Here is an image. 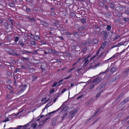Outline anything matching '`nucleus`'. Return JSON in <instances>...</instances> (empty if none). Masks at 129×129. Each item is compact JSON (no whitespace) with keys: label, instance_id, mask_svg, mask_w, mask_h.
I'll use <instances>...</instances> for the list:
<instances>
[{"label":"nucleus","instance_id":"obj_44","mask_svg":"<svg viewBox=\"0 0 129 129\" xmlns=\"http://www.w3.org/2000/svg\"><path fill=\"white\" fill-rule=\"evenodd\" d=\"M19 40V38L18 37H15V39L14 40L15 41V42H17Z\"/></svg>","mask_w":129,"mask_h":129},{"label":"nucleus","instance_id":"obj_35","mask_svg":"<svg viewBox=\"0 0 129 129\" xmlns=\"http://www.w3.org/2000/svg\"><path fill=\"white\" fill-rule=\"evenodd\" d=\"M98 42V41L97 39H94L93 40V43L94 44H96Z\"/></svg>","mask_w":129,"mask_h":129},{"label":"nucleus","instance_id":"obj_24","mask_svg":"<svg viewBox=\"0 0 129 129\" xmlns=\"http://www.w3.org/2000/svg\"><path fill=\"white\" fill-rule=\"evenodd\" d=\"M124 42H120L119 43H118L117 44V45L119 47L121 45H124Z\"/></svg>","mask_w":129,"mask_h":129},{"label":"nucleus","instance_id":"obj_32","mask_svg":"<svg viewBox=\"0 0 129 129\" xmlns=\"http://www.w3.org/2000/svg\"><path fill=\"white\" fill-rule=\"evenodd\" d=\"M49 118H46L44 120H42L40 121V123L43 122L44 123H45V122H46Z\"/></svg>","mask_w":129,"mask_h":129},{"label":"nucleus","instance_id":"obj_48","mask_svg":"<svg viewBox=\"0 0 129 129\" xmlns=\"http://www.w3.org/2000/svg\"><path fill=\"white\" fill-rule=\"evenodd\" d=\"M85 44H84V46H85V47H86L87 46V45L86 44H90L91 43H90V42H89L87 41H86L85 42Z\"/></svg>","mask_w":129,"mask_h":129},{"label":"nucleus","instance_id":"obj_36","mask_svg":"<svg viewBox=\"0 0 129 129\" xmlns=\"http://www.w3.org/2000/svg\"><path fill=\"white\" fill-rule=\"evenodd\" d=\"M14 73H18L19 72V69L18 68H17L16 69L14 70Z\"/></svg>","mask_w":129,"mask_h":129},{"label":"nucleus","instance_id":"obj_21","mask_svg":"<svg viewBox=\"0 0 129 129\" xmlns=\"http://www.w3.org/2000/svg\"><path fill=\"white\" fill-rule=\"evenodd\" d=\"M123 96V95L122 94H120V95H119V96L117 98H116V100H120L122 98Z\"/></svg>","mask_w":129,"mask_h":129},{"label":"nucleus","instance_id":"obj_16","mask_svg":"<svg viewBox=\"0 0 129 129\" xmlns=\"http://www.w3.org/2000/svg\"><path fill=\"white\" fill-rule=\"evenodd\" d=\"M106 41H105L101 45L100 48H102L103 49H104L106 44Z\"/></svg>","mask_w":129,"mask_h":129},{"label":"nucleus","instance_id":"obj_23","mask_svg":"<svg viewBox=\"0 0 129 129\" xmlns=\"http://www.w3.org/2000/svg\"><path fill=\"white\" fill-rule=\"evenodd\" d=\"M24 36L25 37H26V38H25V39L27 40L28 38L30 37H31L29 36V35L27 33H25V34H24Z\"/></svg>","mask_w":129,"mask_h":129},{"label":"nucleus","instance_id":"obj_51","mask_svg":"<svg viewBox=\"0 0 129 129\" xmlns=\"http://www.w3.org/2000/svg\"><path fill=\"white\" fill-rule=\"evenodd\" d=\"M54 62H61V61L58 59H54Z\"/></svg>","mask_w":129,"mask_h":129},{"label":"nucleus","instance_id":"obj_52","mask_svg":"<svg viewBox=\"0 0 129 129\" xmlns=\"http://www.w3.org/2000/svg\"><path fill=\"white\" fill-rule=\"evenodd\" d=\"M105 85H104L103 86H102V85L100 86H99L97 89H102L103 87V88L105 87Z\"/></svg>","mask_w":129,"mask_h":129},{"label":"nucleus","instance_id":"obj_42","mask_svg":"<svg viewBox=\"0 0 129 129\" xmlns=\"http://www.w3.org/2000/svg\"><path fill=\"white\" fill-rule=\"evenodd\" d=\"M22 59L25 60L26 61H29V59L28 58H27V57H22Z\"/></svg>","mask_w":129,"mask_h":129},{"label":"nucleus","instance_id":"obj_28","mask_svg":"<svg viewBox=\"0 0 129 129\" xmlns=\"http://www.w3.org/2000/svg\"><path fill=\"white\" fill-rule=\"evenodd\" d=\"M98 3L101 6L103 7L104 6V4L101 1H99Z\"/></svg>","mask_w":129,"mask_h":129},{"label":"nucleus","instance_id":"obj_26","mask_svg":"<svg viewBox=\"0 0 129 129\" xmlns=\"http://www.w3.org/2000/svg\"><path fill=\"white\" fill-rule=\"evenodd\" d=\"M52 53L57 55H58L59 54V52L58 51H56L55 50H54L53 49H52Z\"/></svg>","mask_w":129,"mask_h":129},{"label":"nucleus","instance_id":"obj_55","mask_svg":"<svg viewBox=\"0 0 129 129\" xmlns=\"http://www.w3.org/2000/svg\"><path fill=\"white\" fill-rule=\"evenodd\" d=\"M8 20L9 21L11 22V24H12V25H13V23L12 20L11 19H8Z\"/></svg>","mask_w":129,"mask_h":129},{"label":"nucleus","instance_id":"obj_3","mask_svg":"<svg viewBox=\"0 0 129 129\" xmlns=\"http://www.w3.org/2000/svg\"><path fill=\"white\" fill-rule=\"evenodd\" d=\"M102 33L104 35V40H106L108 38V33L106 31H102Z\"/></svg>","mask_w":129,"mask_h":129},{"label":"nucleus","instance_id":"obj_57","mask_svg":"<svg viewBox=\"0 0 129 129\" xmlns=\"http://www.w3.org/2000/svg\"><path fill=\"white\" fill-rule=\"evenodd\" d=\"M95 85L94 84L92 85L90 87L89 89H92L94 87Z\"/></svg>","mask_w":129,"mask_h":129},{"label":"nucleus","instance_id":"obj_34","mask_svg":"<svg viewBox=\"0 0 129 129\" xmlns=\"http://www.w3.org/2000/svg\"><path fill=\"white\" fill-rule=\"evenodd\" d=\"M60 23V21H55V22L54 23V26H57V24Z\"/></svg>","mask_w":129,"mask_h":129},{"label":"nucleus","instance_id":"obj_53","mask_svg":"<svg viewBox=\"0 0 129 129\" xmlns=\"http://www.w3.org/2000/svg\"><path fill=\"white\" fill-rule=\"evenodd\" d=\"M87 48L86 47H84L82 49V52H85L87 49Z\"/></svg>","mask_w":129,"mask_h":129},{"label":"nucleus","instance_id":"obj_46","mask_svg":"<svg viewBox=\"0 0 129 129\" xmlns=\"http://www.w3.org/2000/svg\"><path fill=\"white\" fill-rule=\"evenodd\" d=\"M9 5L11 7H14L15 6L14 4L12 3H10Z\"/></svg>","mask_w":129,"mask_h":129},{"label":"nucleus","instance_id":"obj_31","mask_svg":"<svg viewBox=\"0 0 129 129\" xmlns=\"http://www.w3.org/2000/svg\"><path fill=\"white\" fill-rule=\"evenodd\" d=\"M31 44L34 47V46H36V44L35 41H32L30 42Z\"/></svg>","mask_w":129,"mask_h":129},{"label":"nucleus","instance_id":"obj_41","mask_svg":"<svg viewBox=\"0 0 129 129\" xmlns=\"http://www.w3.org/2000/svg\"><path fill=\"white\" fill-rule=\"evenodd\" d=\"M81 20L82 23H86V20L84 18H81Z\"/></svg>","mask_w":129,"mask_h":129},{"label":"nucleus","instance_id":"obj_4","mask_svg":"<svg viewBox=\"0 0 129 129\" xmlns=\"http://www.w3.org/2000/svg\"><path fill=\"white\" fill-rule=\"evenodd\" d=\"M85 61L84 63L83 64L84 67H85L87 66V64L89 63L90 61L88 59H86V58H85L82 62H83L84 61Z\"/></svg>","mask_w":129,"mask_h":129},{"label":"nucleus","instance_id":"obj_56","mask_svg":"<svg viewBox=\"0 0 129 129\" xmlns=\"http://www.w3.org/2000/svg\"><path fill=\"white\" fill-rule=\"evenodd\" d=\"M93 26L95 27L96 28H98L99 27V26L98 25L96 24L93 25Z\"/></svg>","mask_w":129,"mask_h":129},{"label":"nucleus","instance_id":"obj_5","mask_svg":"<svg viewBox=\"0 0 129 129\" xmlns=\"http://www.w3.org/2000/svg\"><path fill=\"white\" fill-rule=\"evenodd\" d=\"M116 10L118 12L120 13L123 10V8L122 7H116Z\"/></svg>","mask_w":129,"mask_h":129},{"label":"nucleus","instance_id":"obj_62","mask_svg":"<svg viewBox=\"0 0 129 129\" xmlns=\"http://www.w3.org/2000/svg\"><path fill=\"white\" fill-rule=\"evenodd\" d=\"M57 37L58 38H59L61 40H64V39L63 38V37L62 36H57Z\"/></svg>","mask_w":129,"mask_h":129},{"label":"nucleus","instance_id":"obj_7","mask_svg":"<svg viewBox=\"0 0 129 129\" xmlns=\"http://www.w3.org/2000/svg\"><path fill=\"white\" fill-rule=\"evenodd\" d=\"M120 76L119 75L116 74V76L113 77L111 80L112 81H116V80L119 78Z\"/></svg>","mask_w":129,"mask_h":129},{"label":"nucleus","instance_id":"obj_18","mask_svg":"<svg viewBox=\"0 0 129 129\" xmlns=\"http://www.w3.org/2000/svg\"><path fill=\"white\" fill-rule=\"evenodd\" d=\"M116 67H113L110 70V72L113 73L116 70Z\"/></svg>","mask_w":129,"mask_h":129},{"label":"nucleus","instance_id":"obj_37","mask_svg":"<svg viewBox=\"0 0 129 129\" xmlns=\"http://www.w3.org/2000/svg\"><path fill=\"white\" fill-rule=\"evenodd\" d=\"M58 83L57 82H55L52 86V87H55L58 84Z\"/></svg>","mask_w":129,"mask_h":129},{"label":"nucleus","instance_id":"obj_25","mask_svg":"<svg viewBox=\"0 0 129 129\" xmlns=\"http://www.w3.org/2000/svg\"><path fill=\"white\" fill-rule=\"evenodd\" d=\"M124 12L126 14H129V8L127 7Z\"/></svg>","mask_w":129,"mask_h":129},{"label":"nucleus","instance_id":"obj_30","mask_svg":"<svg viewBox=\"0 0 129 129\" xmlns=\"http://www.w3.org/2000/svg\"><path fill=\"white\" fill-rule=\"evenodd\" d=\"M37 124V123H34L31 125V126L33 128H34L36 127Z\"/></svg>","mask_w":129,"mask_h":129},{"label":"nucleus","instance_id":"obj_15","mask_svg":"<svg viewBox=\"0 0 129 129\" xmlns=\"http://www.w3.org/2000/svg\"><path fill=\"white\" fill-rule=\"evenodd\" d=\"M85 29V26H82L77 29V30L78 31H82Z\"/></svg>","mask_w":129,"mask_h":129},{"label":"nucleus","instance_id":"obj_33","mask_svg":"<svg viewBox=\"0 0 129 129\" xmlns=\"http://www.w3.org/2000/svg\"><path fill=\"white\" fill-rule=\"evenodd\" d=\"M122 20L124 21L125 22H126L129 20V19L128 18H122Z\"/></svg>","mask_w":129,"mask_h":129},{"label":"nucleus","instance_id":"obj_6","mask_svg":"<svg viewBox=\"0 0 129 129\" xmlns=\"http://www.w3.org/2000/svg\"><path fill=\"white\" fill-rule=\"evenodd\" d=\"M23 51H21V50L19 51V52L21 53V54H23L24 53H26L27 54H30L32 53L31 52L27 51L25 50H23Z\"/></svg>","mask_w":129,"mask_h":129},{"label":"nucleus","instance_id":"obj_49","mask_svg":"<svg viewBox=\"0 0 129 129\" xmlns=\"http://www.w3.org/2000/svg\"><path fill=\"white\" fill-rule=\"evenodd\" d=\"M40 42L41 43V45H44V44L46 45V43H45V42H44V41H41Z\"/></svg>","mask_w":129,"mask_h":129},{"label":"nucleus","instance_id":"obj_60","mask_svg":"<svg viewBox=\"0 0 129 129\" xmlns=\"http://www.w3.org/2000/svg\"><path fill=\"white\" fill-rule=\"evenodd\" d=\"M26 10L29 12H30L31 11L30 9V8H26Z\"/></svg>","mask_w":129,"mask_h":129},{"label":"nucleus","instance_id":"obj_13","mask_svg":"<svg viewBox=\"0 0 129 129\" xmlns=\"http://www.w3.org/2000/svg\"><path fill=\"white\" fill-rule=\"evenodd\" d=\"M56 120H57V121L59 122H61L63 119L62 117L59 116L57 117V118H56Z\"/></svg>","mask_w":129,"mask_h":129},{"label":"nucleus","instance_id":"obj_59","mask_svg":"<svg viewBox=\"0 0 129 129\" xmlns=\"http://www.w3.org/2000/svg\"><path fill=\"white\" fill-rule=\"evenodd\" d=\"M101 50V48H100L99 50L98 51L95 55H96V56L98 55Z\"/></svg>","mask_w":129,"mask_h":129},{"label":"nucleus","instance_id":"obj_40","mask_svg":"<svg viewBox=\"0 0 129 129\" xmlns=\"http://www.w3.org/2000/svg\"><path fill=\"white\" fill-rule=\"evenodd\" d=\"M110 7L112 9H114L115 7V5L112 3L110 4Z\"/></svg>","mask_w":129,"mask_h":129},{"label":"nucleus","instance_id":"obj_10","mask_svg":"<svg viewBox=\"0 0 129 129\" xmlns=\"http://www.w3.org/2000/svg\"><path fill=\"white\" fill-rule=\"evenodd\" d=\"M26 18L31 21H35L36 20L35 18L33 17L30 18L29 16H26Z\"/></svg>","mask_w":129,"mask_h":129},{"label":"nucleus","instance_id":"obj_27","mask_svg":"<svg viewBox=\"0 0 129 129\" xmlns=\"http://www.w3.org/2000/svg\"><path fill=\"white\" fill-rule=\"evenodd\" d=\"M52 104V103H51V105H48L47 104L45 106V108L43 109V110L42 112H43L44 110L46 108L47 109L48 107L50 106Z\"/></svg>","mask_w":129,"mask_h":129},{"label":"nucleus","instance_id":"obj_54","mask_svg":"<svg viewBox=\"0 0 129 129\" xmlns=\"http://www.w3.org/2000/svg\"><path fill=\"white\" fill-rule=\"evenodd\" d=\"M9 93L10 94H12L13 93L14 91L12 89H10V90L9 91Z\"/></svg>","mask_w":129,"mask_h":129},{"label":"nucleus","instance_id":"obj_39","mask_svg":"<svg viewBox=\"0 0 129 129\" xmlns=\"http://www.w3.org/2000/svg\"><path fill=\"white\" fill-rule=\"evenodd\" d=\"M38 50H36L35 51H34L32 53L33 54L36 55V54H38L37 51Z\"/></svg>","mask_w":129,"mask_h":129},{"label":"nucleus","instance_id":"obj_20","mask_svg":"<svg viewBox=\"0 0 129 129\" xmlns=\"http://www.w3.org/2000/svg\"><path fill=\"white\" fill-rule=\"evenodd\" d=\"M46 115H41V116H40V115L38 117V118H39L37 119V121H39L40 120V118H41L43 117H46Z\"/></svg>","mask_w":129,"mask_h":129},{"label":"nucleus","instance_id":"obj_14","mask_svg":"<svg viewBox=\"0 0 129 129\" xmlns=\"http://www.w3.org/2000/svg\"><path fill=\"white\" fill-rule=\"evenodd\" d=\"M111 13L110 12H106L105 14V17H107L111 16Z\"/></svg>","mask_w":129,"mask_h":129},{"label":"nucleus","instance_id":"obj_29","mask_svg":"<svg viewBox=\"0 0 129 129\" xmlns=\"http://www.w3.org/2000/svg\"><path fill=\"white\" fill-rule=\"evenodd\" d=\"M104 90H102V91H101L99 93H98L97 94V95L95 96V97L97 98L99 97L100 95H101V93L102 92H104Z\"/></svg>","mask_w":129,"mask_h":129},{"label":"nucleus","instance_id":"obj_22","mask_svg":"<svg viewBox=\"0 0 129 129\" xmlns=\"http://www.w3.org/2000/svg\"><path fill=\"white\" fill-rule=\"evenodd\" d=\"M33 37H34L35 39L36 40H38L40 39V37L39 36L36 35H34Z\"/></svg>","mask_w":129,"mask_h":129},{"label":"nucleus","instance_id":"obj_11","mask_svg":"<svg viewBox=\"0 0 129 129\" xmlns=\"http://www.w3.org/2000/svg\"><path fill=\"white\" fill-rule=\"evenodd\" d=\"M129 73V67L126 68L124 71V73L125 74V76H127Z\"/></svg>","mask_w":129,"mask_h":129},{"label":"nucleus","instance_id":"obj_2","mask_svg":"<svg viewBox=\"0 0 129 129\" xmlns=\"http://www.w3.org/2000/svg\"><path fill=\"white\" fill-rule=\"evenodd\" d=\"M101 77H98L95 79L93 81V82L95 84H98L100 81L102 80Z\"/></svg>","mask_w":129,"mask_h":129},{"label":"nucleus","instance_id":"obj_8","mask_svg":"<svg viewBox=\"0 0 129 129\" xmlns=\"http://www.w3.org/2000/svg\"><path fill=\"white\" fill-rule=\"evenodd\" d=\"M57 120L56 118H54L52 119V125L55 126Z\"/></svg>","mask_w":129,"mask_h":129},{"label":"nucleus","instance_id":"obj_1","mask_svg":"<svg viewBox=\"0 0 129 129\" xmlns=\"http://www.w3.org/2000/svg\"><path fill=\"white\" fill-rule=\"evenodd\" d=\"M27 86V85L26 84H21L19 87L20 90L18 92V93L23 92L26 89Z\"/></svg>","mask_w":129,"mask_h":129},{"label":"nucleus","instance_id":"obj_45","mask_svg":"<svg viewBox=\"0 0 129 129\" xmlns=\"http://www.w3.org/2000/svg\"><path fill=\"white\" fill-rule=\"evenodd\" d=\"M118 56V54L117 53H116L114 54V56H113L112 57H111L109 59H108V60H109L110 59L113 58H114V57H117Z\"/></svg>","mask_w":129,"mask_h":129},{"label":"nucleus","instance_id":"obj_47","mask_svg":"<svg viewBox=\"0 0 129 129\" xmlns=\"http://www.w3.org/2000/svg\"><path fill=\"white\" fill-rule=\"evenodd\" d=\"M111 27L110 25H108L106 28L108 30H110Z\"/></svg>","mask_w":129,"mask_h":129},{"label":"nucleus","instance_id":"obj_12","mask_svg":"<svg viewBox=\"0 0 129 129\" xmlns=\"http://www.w3.org/2000/svg\"><path fill=\"white\" fill-rule=\"evenodd\" d=\"M129 101V100L128 98H126L121 103V104L122 105H124L125 103L128 102Z\"/></svg>","mask_w":129,"mask_h":129},{"label":"nucleus","instance_id":"obj_17","mask_svg":"<svg viewBox=\"0 0 129 129\" xmlns=\"http://www.w3.org/2000/svg\"><path fill=\"white\" fill-rule=\"evenodd\" d=\"M10 54L12 55H14L15 56H16L18 57H20V54H18L16 53H10Z\"/></svg>","mask_w":129,"mask_h":129},{"label":"nucleus","instance_id":"obj_61","mask_svg":"<svg viewBox=\"0 0 129 129\" xmlns=\"http://www.w3.org/2000/svg\"><path fill=\"white\" fill-rule=\"evenodd\" d=\"M100 63H98L94 65L93 67V68H96L97 67L99 66L100 64Z\"/></svg>","mask_w":129,"mask_h":129},{"label":"nucleus","instance_id":"obj_38","mask_svg":"<svg viewBox=\"0 0 129 129\" xmlns=\"http://www.w3.org/2000/svg\"><path fill=\"white\" fill-rule=\"evenodd\" d=\"M6 87L9 89H13L12 87L9 85H7Z\"/></svg>","mask_w":129,"mask_h":129},{"label":"nucleus","instance_id":"obj_50","mask_svg":"<svg viewBox=\"0 0 129 129\" xmlns=\"http://www.w3.org/2000/svg\"><path fill=\"white\" fill-rule=\"evenodd\" d=\"M84 34V33L83 32H78V34L79 36L82 35H83Z\"/></svg>","mask_w":129,"mask_h":129},{"label":"nucleus","instance_id":"obj_43","mask_svg":"<svg viewBox=\"0 0 129 129\" xmlns=\"http://www.w3.org/2000/svg\"><path fill=\"white\" fill-rule=\"evenodd\" d=\"M67 114L68 113L67 112H66L63 114V116L62 117V118H63V119L65 118V117H66V116L67 115Z\"/></svg>","mask_w":129,"mask_h":129},{"label":"nucleus","instance_id":"obj_58","mask_svg":"<svg viewBox=\"0 0 129 129\" xmlns=\"http://www.w3.org/2000/svg\"><path fill=\"white\" fill-rule=\"evenodd\" d=\"M71 15L73 17H74L75 16V14L73 12H71Z\"/></svg>","mask_w":129,"mask_h":129},{"label":"nucleus","instance_id":"obj_63","mask_svg":"<svg viewBox=\"0 0 129 129\" xmlns=\"http://www.w3.org/2000/svg\"><path fill=\"white\" fill-rule=\"evenodd\" d=\"M71 48L72 49H76V47L75 45H74Z\"/></svg>","mask_w":129,"mask_h":129},{"label":"nucleus","instance_id":"obj_64","mask_svg":"<svg viewBox=\"0 0 129 129\" xmlns=\"http://www.w3.org/2000/svg\"><path fill=\"white\" fill-rule=\"evenodd\" d=\"M9 121V119L8 118H7L6 119H5L4 120H3L2 122H5L8 121Z\"/></svg>","mask_w":129,"mask_h":129},{"label":"nucleus","instance_id":"obj_19","mask_svg":"<svg viewBox=\"0 0 129 129\" xmlns=\"http://www.w3.org/2000/svg\"><path fill=\"white\" fill-rule=\"evenodd\" d=\"M107 49H105L104 51L98 57V58H100V57H103L102 56L107 51Z\"/></svg>","mask_w":129,"mask_h":129},{"label":"nucleus","instance_id":"obj_9","mask_svg":"<svg viewBox=\"0 0 129 129\" xmlns=\"http://www.w3.org/2000/svg\"><path fill=\"white\" fill-rule=\"evenodd\" d=\"M26 125H25L23 126L22 125H19L17 126V128H16V129H26Z\"/></svg>","mask_w":129,"mask_h":129}]
</instances>
